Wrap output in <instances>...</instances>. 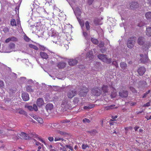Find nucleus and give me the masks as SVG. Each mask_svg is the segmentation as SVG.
I'll use <instances>...</instances> for the list:
<instances>
[{"label":"nucleus","instance_id":"47","mask_svg":"<svg viewBox=\"0 0 151 151\" xmlns=\"http://www.w3.org/2000/svg\"><path fill=\"white\" fill-rule=\"evenodd\" d=\"M83 123H89L90 122V120L87 118H85L83 119Z\"/></svg>","mask_w":151,"mask_h":151},{"label":"nucleus","instance_id":"42","mask_svg":"<svg viewBox=\"0 0 151 151\" xmlns=\"http://www.w3.org/2000/svg\"><path fill=\"white\" fill-rule=\"evenodd\" d=\"M136 142H137V145L139 147H138V148L141 149L142 147V146L143 145V144L142 143H140L137 142V141L136 140Z\"/></svg>","mask_w":151,"mask_h":151},{"label":"nucleus","instance_id":"2","mask_svg":"<svg viewBox=\"0 0 151 151\" xmlns=\"http://www.w3.org/2000/svg\"><path fill=\"white\" fill-rule=\"evenodd\" d=\"M62 109L63 111H67L72 108L71 104L68 102V101L67 100H63L61 104Z\"/></svg>","mask_w":151,"mask_h":151},{"label":"nucleus","instance_id":"15","mask_svg":"<svg viewBox=\"0 0 151 151\" xmlns=\"http://www.w3.org/2000/svg\"><path fill=\"white\" fill-rule=\"evenodd\" d=\"M78 62V61L76 59H70L69 60L68 63L69 65L73 66L76 65Z\"/></svg>","mask_w":151,"mask_h":151},{"label":"nucleus","instance_id":"16","mask_svg":"<svg viewBox=\"0 0 151 151\" xmlns=\"http://www.w3.org/2000/svg\"><path fill=\"white\" fill-rule=\"evenodd\" d=\"M66 65V63L63 62H60L58 63L57 66L58 68L62 69L64 68Z\"/></svg>","mask_w":151,"mask_h":151},{"label":"nucleus","instance_id":"5","mask_svg":"<svg viewBox=\"0 0 151 151\" xmlns=\"http://www.w3.org/2000/svg\"><path fill=\"white\" fill-rule=\"evenodd\" d=\"M91 91L93 95L96 96H100L102 93V90L101 88L99 87H95L92 88Z\"/></svg>","mask_w":151,"mask_h":151},{"label":"nucleus","instance_id":"4","mask_svg":"<svg viewBox=\"0 0 151 151\" xmlns=\"http://www.w3.org/2000/svg\"><path fill=\"white\" fill-rule=\"evenodd\" d=\"M136 40V37L135 36H133L129 38L127 40V47L129 48H133L134 46Z\"/></svg>","mask_w":151,"mask_h":151},{"label":"nucleus","instance_id":"26","mask_svg":"<svg viewBox=\"0 0 151 151\" xmlns=\"http://www.w3.org/2000/svg\"><path fill=\"white\" fill-rule=\"evenodd\" d=\"M146 18L147 19H151V12H146L145 15Z\"/></svg>","mask_w":151,"mask_h":151},{"label":"nucleus","instance_id":"60","mask_svg":"<svg viewBox=\"0 0 151 151\" xmlns=\"http://www.w3.org/2000/svg\"><path fill=\"white\" fill-rule=\"evenodd\" d=\"M27 108L30 111H32L33 110V107L32 106H28L27 107Z\"/></svg>","mask_w":151,"mask_h":151},{"label":"nucleus","instance_id":"63","mask_svg":"<svg viewBox=\"0 0 151 151\" xmlns=\"http://www.w3.org/2000/svg\"><path fill=\"white\" fill-rule=\"evenodd\" d=\"M3 31L4 32H8L9 29L7 28H4Z\"/></svg>","mask_w":151,"mask_h":151},{"label":"nucleus","instance_id":"14","mask_svg":"<svg viewBox=\"0 0 151 151\" xmlns=\"http://www.w3.org/2000/svg\"><path fill=\"white\" fill-rule=\"evenodd\" d=\"M44 104V101L43 99L42 98L38 99L37 101V105L39 107H40Z\"/></svg>","mask_w":151,"mask_h":151},{"label":"nucleus","instance_id":"1","mask_svg":"<svg viewBox=\"0 0 151 151\" xmlns=\"http://www.w3.org/2000/svg\"><path fill=\"white\" fill-rule=\"evenodd\" d=\"M98 58L103 62L107 64H110L112 62L111 58H108L106 55L104 54H99L98 55Z\"/></svg>","mask_w":151,"mask_h":151},{"label":"nucleus","instance_id":"50","mask_svg":"<svg viewBox=\"0 0 151 151\" xmlns=\"http://www.w3.org/2000/svg\"><path fill=\"white\" fill-rule=\"evenodd\" d=\"M65 146L67 148H68L70 150L72 151L73 150V147L70 145H66Z\"/></svg>","mask_w":151,"mask_h":151},{"label":"nucleus","instance_id":"22","mask_svg":"<svg viewBox=\"0 0 151 151\" xmlns=\"http://www.w3.org/2000/svg\"><path fill=\"white\" fill-rule=\"evenodd\" d=\"M146 34L148 36H151V27H147Z\"/></svg>","mask_w":151,"mask_h":151},{"label":"nucleus","instance_id":"27","mask_svg":"<svg viewBox=\"0 0 151 151\" xmlns=\"http://www.w3.org/2000/svg\"><path fill=\"white\" fill-rule=\"evenodd\" d=\"M26 91L29 92H32L33 91V90L32 88L30 86H27L26 87Z\"/></svg>","mask_w":151,"mask_h":151},{"label":"nucleus","instance_id":"25","mask_svg":"<svg viewBox=\"0 0 151 151\" xmlns=\"http://www.w3.org/2000/svg\"><path fill=\"white\" fill-rule=\"evenodd\" d=\"M17 135V134H15L14 135H12L10 136V139L12 140V142L17 140L18 138Z\"/></svg>","mask_w":151,"mask_h":151},{"label":"nucleus","instance_id":"53","mask_svg":"<svg viewBox=\"0 0 151 151\" xmlns=\"http://www.w3.org/2000/svg\"><path fill=\"white\" fill-rule=\"evenodd\" d=\"M66 147L65 146H64L62 147H60V149L63 151H66L67 150Z\"/></svg>","mask_w":151,"mask_h":151},{"label":"nucleus","instance_id":"46","mask_svg":"<svg viewBox=\"0 0 151 151\" xmlns=\"http://www.w3.org/2000/svg\"><path fill=\"white\" fill-rule=\"evenodd\" d=\"M79 101V99L78 98L75 97L74 99L73 102L75 104H77Z\"/></svg>","mask_w":151,"mask_h":151},{"label":"nucleus","instance_id":"36","mask_svg":"<svg viewBox=\"0 0 151 151\" xmlns=\"http://www.w3.org/2000/svg\"><path fill=\"white\" fill-rule=\"evenodd\" d=\"M10 76H11V78L13 79H15L17 76V75L16 74L12 72L10 73Z\"/></svg>","mask_w":151,"mask_h":151},{"label":"nucleus","instance_id":"43","mask_svg":"<svg viewBox=\"0 0 151 151\" xmlns=\"http://www.w3.org/2000/svg\"><path fill=\"white\" fill-rule=\"evenodd\" d=\"M60 140H61L62 141H63L64 140V139L63 138H60L59 137H55V138L54 140L55 141H59Z\"/></svg>","mask_w":151,"mask_h":151},{"label":"nucleus","instance_id":"21","mask_svg":"<svg viewBox=\"0 0 151 151\" xmlns=\"http://www.w3.org/2000/svg\"><path fill=\"white\" fill-rule=\"evenodd\" d=\"M93 56V52L91 51H88L86 55V57L89 58L90 60L92 58Z\"/></svg>","mask_w":151,"mask_h":151},{"label":"nucleus","instance_id":"45","mask_svg":"<svg viewBox=\"0 0 151 151\" xmlns=\"http://www.w3.org/2000/svg\"><path fill=\"white\" fill-rule=\"evenodd\" d=\"M104 44L103 42H100L98 46L100 48L104 46Z\"/></svg>","mask_w":151,"mask_h":151},{"label":"nucleus","instance_id":"9","mask_svg":"<svg viewBox=\"0 0 151 151\" xmlns=\"http://www.w3.org/2000/svg\"><path fill=\"white\" fill-rule=\"evenodd\" d=\"M19 136L21 139H24L26 140L31 139V137L28 136L27 134L24 132H21L19 134Z\"/></svg>","mask_w":151,"mask_h":151},{"label":"nucleus","instance_id":"7","mask_svg":"<svg viewBox=\"0 0 151 151\" xmlns=\"http://www.w3.org/2000/svg\"><path fill=\"white\" fill-rule=\"evenodd\" d=\"M88 91V88L86 87L83 86L81 88L79 94L81 96H84L86 95Z\"/></svg>","mask_w":151,"mask_h":151},{"label":"nucleus","instance_id":"11","mask_svg":"<svg viewBox=\"0 0 151 151\" xmlns=\"http://www.w3.org/2000/svg\"><path fill=\"white\" fill-rule=\"evenodd\" d=\"M129 8L131 9H134L137 8L138 6V3L136 2H132L129 4Z\"/></svg>","mask_w":151,"mask_h":151},{"label":"nucleus","instance_id":"56","mask_svg":"<svg viewBox=\"0 0 151 151\" xmlns=\"http://www.w3.org/2000/svg\"><path fill=\"white\" fill-rule=\"evenodd\" d=\"M116 68L118 67V65L116 61H113L112 63Z\"/></svg>","mask_w":151,"mask_h":151},{"label":"nucleus","instance_id":"31","mask_svg":"<svg viewBox=\"0 0 151 151\" xmlns=\"http://www.w3.org/2000/svg\"><path fill=\"white\" fill-rule=\"evenodd\" d=\"M116 95L117 93L116 92V90L115 89H114V91H113V92H111V96L112 98H113L116 97Z\"/></svg>","mask_w":151,"mask_h":151},{"label":"nucleus","instance_id":"49","mask_svg":"<svg viewBox=\"0 0 151 151\" xmlns=\"http://www.w3.org/2000/svg\"><path fill=\"white\" fill-rule=\"evenodd\" d=\"M33 109H34V110L36 111H37V108L36 105L35 104H34L33 105Z\"/></svg>","mask_w":151,"mask_h":151},{"label":"nucleus","instance_id":"23","mask_svg":"<svg viewBox=\"0 0 151 151\" xmlns=\"http://www.w3.org/2000/svg\"><path fill=\"white\" fill-rule=\"evenodd\" d=\"M95 106L94 104H92L89 105L88 106H84L83 107L84 109L86 110H89L90 109L93 108Z\"/></svg>","mask_w":151,"mask_h":151},{"label":"nucleus","instance_id":"34","mask_svg":"<svg viewBox=\"0 0 151 151\" xmlns=\"http://www.w3.org/2000/svg\"><path fill=\"white\" fill-rule=\"evenodd\" d=\"M29 46L30 47L36 50H38V47L32 44H29Z\"/></svg>","mask_w":151,"mask_h":151},{"label":"nucleus","instance_id":"32","mask_svg":"<svg viewBox=\"0 0 151 151\" xmlns=\"http://www.w3.org/2000/svg\"><path fill=\"white\" fill-rule=\"evenodd\" d=\"M18 113H19L20 114H23L24 115H27V113L26 112L24 111V110L22 109H19V111L18 112Z\"/></svg>","mask_w":151,"mask_h":151},{"label":"nucleus","instance_id":"17","mask_svg":"<svg viewBox=\"0 0 151 151\" xmlns=\"http://www.w3.org/2000/svg\"><path fill=\"white\" fill-rule=\"evenodd\" d=\"M40 55L42 58L46 59H47L48 57V55L46 53L43 52H40Z\"/></svg>","mask_w":151,"mask_h":151},{"label":"nucleus","instance_id":"18","mask_svg":"<svg viewBox=\"0 0 151 151\" xmlns=\"http://www.w3.org/2000/svg\"><path fill=\"white\" fill-rule=\"evenodd\" d=\"M102 91L104 93H107L108 92L109 89L107 86L103 85L101 87Z\"/></svg>","mask_w":151,"mask_h":151},{"label":"nucleus","instance_id":"12","mask_svg":"<svg viewBox=\"0 0 151 151\" xmlns=\"http://www.w3.org/2000/svg\"><path fill=\"white\" fill-rule=\"evenodd\" d=\"M145 42V39L144 37H139L137 40V43L140 45H143Z\"/></svg>","mask_w":151,"mask_h":151},{"label":"nucleus","instance_id":"54","mask_svg":"<svg viewBox=\"0 0 151 151\" xmlns=\"http://www.w3.org/2000/svg\"><path fill=\"white\" fill-rule=\"evenodd\" d=\"M93 1L94 0H88L87 3L89 5H90L92 4Z\"/></svg>","mask_w":151,"mask_h":151},{"label":"nucleus","instance_id":"48","mask_svg":"<svg viewBox=\"0 0 151 151\" xmlns=\"http://www.w3.org/2000/svg\"><path fill=\"white\" fill-rule=\"evenodd\" d=\"M94 23L96 25H98L99 24V21L98 19H95L94 20Z\"/></svg>","mask_w":151,"mask_h":151},{"label":"nucleus","instance_id":"37","mask_svg":"<svg viewBox=\"0 0 151 151\" xmlns=\"http://www.w3.org/2000/svg\"><path fill=\"white\" fill-rule=\"evenodd\" d=\"M10 41L16 42L18 41V39L15 37H10Z\"/></svg>","mask_w":151,"mask_h":151},{"label":"nucleus","instance_id":"13","mask_svg":"<svg viewBox=\"0 0 151 151\" xmlns=\"http://www.w3.org/2000/svg\"><path fill=\"white\" fill-rule=\"evenodd\" d=\"M149 60V59L148 57L146 55H145L144 58H141L140 59V60L141 63L143 64H145L147 63Z\"/></svg>","mask_w":151,"mask_h":151},{"label":"nucleus","instance_id":"40","mask_svg":"<svg viewBox=\"0 0 151 151\" xmlns=\"http://www.w3.org/2000/svg\"><path fill=\"white\" fill-rule=\"evenodd\" d=\"M130 90L133 93H137V91L135 89L134 87L130 86L129 88Z\"/></svg>","mask_w":151,"mask_h":151},{"label":"nucleus","instance_id":"20","mask_svg":"<svg viewBox=\"0 0 151 151\" xmlns=\"http://www.w3.org/2000/svg\"><path fill=\"white\" fill-rule=\"evenodd\" d=\"M53 107V105L52 104L49 103L47 104L45 106V108L47 111L51 110Z\"/></svg>","mask_w":151,"mask_h":151},{"label":"nucleus","instance_id":"19","mask_svg":"<svg viewBox=\"0 0 151 151\" xmlns=\"http://www.w3.org/2000/svg\"><path fill=\"white\" fill-rule=\"evenodd\" d=\"M9 45H4L2 47V51L4 52H9Z\"/></svg>","mask_w":151,"mask_h":151},{"label":"nucleus","instance_id":"57","mask_svg":"<svg viewBox=\"0 0 151 151\" xmlns=\"http://www.w3.org/2000/svg\"><path fill=\"white\" fill-rule=\"evenodd\" d=\"M83 35L85 37H87L88 36V34L86 32H83Z\"/></svg>","mask_w":151,"mask_h":151},{"label":"nucleus","instance_id":"28","mask_svg":"<svg viewBox=\"0 0 151 151\" xmlns=\"http://www.w3.org/2000/svg\"><path fill=\"white\" fill-rule=\"evenodd\" d=\"M85 25L87 30L89 31L90 29L91 26L88 21H86V22L85 23Z\"/></svg>","mask_w":151,"mask_h":151},{"label":"nucleus","instance_id":"24","mask_svg":"<svg viewBox=\"0 0 151 151\" xmlns=\"http://www.w3.org/2000/svg\"><path fill=\"white\" fill-rule=\"evenodd\" d=\"M120 66L121 68L123 70L125 69L127 67L126 63L124 62H122L120 63Z\"/></svg>","mask_w":151,"mask_h":151},{"label":"nucleus","instance_id":"3","mask_svg":"<svg viewBox=\"0 0 151 151\" xmlns=\"http://www.w3.org/2000/svg\"><path fill=\"white\" fill-rule=\"evenodd\" d=\"M120 91L119 92V95L122 98H127L128 95V91L127 90H124L125 89L123 86L120 87Z\"/></svg>","mask_w":151,"mask_h":151},{"label":"nucleus","instance_id":"44","mask_svg":"<svg viewBox=\"0 0 151 151\" xmlns=\"http://www.w3.org/2000/svg\"><path fill=\"white\" fill-rule=\"evenodd\" d=\"M15 44H14L13 43H10V50L11 49H14L15 47ZM11 51H11L10 50V52Z\"/></svg>","mask_w":151,"mask_h":151},{"label":"nucleus","instance_id":"29","mask_svg":"<svg viewBox=\"0 0 151 151\" xmlns=\"http://www.w3.org/2000/svg\"><path fill=\"white\" fill-rule=\"evenodd\" d=\"M91 41L94 44L97 45L99 43L98 40L94 38H92L91 39Z\"/></svg>","mask_w":151,"mask_h":151},{"label":"nucleus","instance_id":"59","mask_svg":"<svg viewBox=\"0 0 151 151\" xmlns=\"http://www.w3.org/2000/svg\"><path fill=\"white\" fill-rule=\"evenodd\" d=\"M59 133L60 134L62 135H65L66 134V133L65 132L61 131H59Z\"/></svg>","mask_w":151,"mask_h":151},{"label":"nucleus","instance_id":"6","mask_svg":"<svg viewBox=\"0 0 151 151\" xmlns=\"http://www.w3.org/2000/svg\"><path fill=\"white\" fill-rule=\"evenodd\" d=\"M77 93V91L75 89L69 90L67 92V96L69 99H72L75 96Z\"/></svg>","mask_w":151,"mask_h":151},{"label":"nucleus","instance_id":"38","mask_svg":"<svg viewBox=\"0 0 151 151\" xmlns=\"http://www.w3.org/2000/svg\"><path fill=\"white\" fill-rule=\"evenodd\" d=\"M17 134V132L15 131L10 130V136L12 135Z\"/></svg>","mask_w":151,"mask_h":151},{"label":"nucleus","instance_id":"52","mask_svg":"<svg viewBox=\"0 0 151 151\" xmlns=\"http://www.w3.org/2000/svg\"><path fill=\"white\" fill-rule=\"evenodd\" d=\"M150 101L148 102L146 104H144L143 105V107H146V106L148 107V106H150Z\"/></svg>","mask_w":151,"mask_h":151},{"label":"nucleus","instance_id":"51","mask_svg":"<svg viewBox=\"0 0 151 151\" xmlns=\"http://www.w3.org/2000/svg\"><path fill=\"white\" fill-rule=\"evenodd\" d=\"M4 82L1 81H0V88H4Z\"/></svg>","mask_w":151,"mask_h":151},{"label":"nucleus","instance_id":"33","mask_svg":"<svg viewBox=\"0 0 151 151\" xmlns=\"http://www.w3.org/2000/svg\"><path fill=\"white\" fill-rule=\"evenodd\" d=\"M11 24L12 26H17V23L15 20L14 19H12L10 21Z\"/></svg>","mask_w":151,"mask_h":151},{"label":"nucleus","instance_id":"55","mask_svg":"<svg viewBox=\"0 0 151 151\" xmlns=\"http://www.w3.org/2000/svg\"><path fill=\"white\" fill-rule=\"evenodd\" d=\"M83 149H85L87 147H88V146L87 145H83L82 146Z\"/></svg>","mask_w":151,"mask_h":151},{"label":"nucleus","instance_id":"35","mask_svg":"<svg viewBox=\"0 0 151 151\" xmlns=\"http://www.w3.org/2000/svg\"><path fill=\"white\" fill-rule=\"evenodd\" d=\"M36 120L40 124H42L43 123V121L42 119L39 117L37 116Z\"/></svg>","mask_w":151,"mask_h":151},{"label":"nucleus","instance_id":"62","mask_svg":"<svg viewBox=\"0 0 151 151\" xmlns=\"http://www.w3.org/2000/svg\"><path fill=\"white\" fill-rule=\"evenodd\" d=\"M130 105L131 106H134L136 105V103L135 102H132L130 103Z\"/></svg>","mask_w":151,"mask_h":151},{"label":"nucleus","instance_id":"39","mask_svg":"<svg viewBox=\"0 0 151 151\" xmlns=\"http://www.w3.org/2000/svg\"><path fill=\"white\" fill-rule=\"evenodd\" d=\"M24 39L26 42H29L30 41V39L28 37L26 34H25L23 36Z\"/></svg>","mask_w":151,"mask_h":151},{"label":"nucleus","instance_id":"41","mask_svg":"<svg viewBox=\"0 0 151 151\" xmlns=\"http://www.w3.org/2000/svg\"><path fill=\"white\" fill-rule=\"evenodd\" d=\"M34 141H35V144L37 146H43V145L42 144H41V143H40L39 142H37L36 141V140L35 139H34Z\"/></svg>","mask_w":151,"mask_h":151},{"label":"nucleus","instance_id":"8","mask_svg":"<svg viewBox=\"0 0 151 151\" xmlns=\"http://www.w3.org/2000/svg\"><path fill=\"white\" fill-rule=\"evenodd\" d=\"M146 71V69L144 67L141 66L138 68L137 72L139 76H142L145 74Z\"/></svg>","mask_w":151,"mask_h":151},{"label":"nucleus","instance_id":"30","mask_svg":"<svg viewBox=\"0 0 151 151\" xmlns=\"http://www.w3.org/2000/svg\"><path fill=\"white\" fill-rule=\"evenodd\" d=\"M115 105L112 104L108 106L104 107V109L105 110H108L111 109L113 107L115 106Z\"/></svg>","mask_w":151,"mask_h":151},{"label":"nucleus","instance_id":"10","mask_svg":"<svg viewBox=\"0 0 151 151\" xmlns=\"http://www.w3.org/2000/svg\"><path fill=\"white\" fill-rule=\"evenodd\" d=\"M22 97L23 100L24 101H27L29 99L28 94L26 92H24L22 93Z\"/></svg>","mask_w":151,"mask_h":151},{"label":"nucleus","instance_id":"61","mask_svg":"<svg viewBox=\"0 0 151 151\" xmlns=\"http://www.w3.org/2000/svg\"><path fill=\"white\" fill-rule=\"evenodd\" d=\"M94 132L95 133H97L98 132H97V131L95 130V129H93V130H92V131H88V132L91 133V132Z\"/></svg>","mask_w":151,"mask_h":151},{"label":"nucleus","instance_id":"64","mask_svg":"<svg viewBox=\"0 0 151 151\" xmlns=\"http://www.w3.org/2000/svg\"><path fill=\"white\" fill-rule=\"evenodd\" d=\"M139 128V127H138L137 126H136L134 127V129L135 131H137V129Z\"/></svg>","mask_w":151,"mask_h":151},{"label":"nucleus","instance_id":"58","mask_svg":"<svg viewBox=\"0 0 151 151\" xmlns=\"http://www.w3.org/2000/svg\"><path fill=\"white\" fill-rule=\"evenodd\" d=\"M48 139L50 141L52 142L53 141L54 138L52 137H49Z\"/></svg>","mask_w":151,"mask_h":151}]
</instances>
